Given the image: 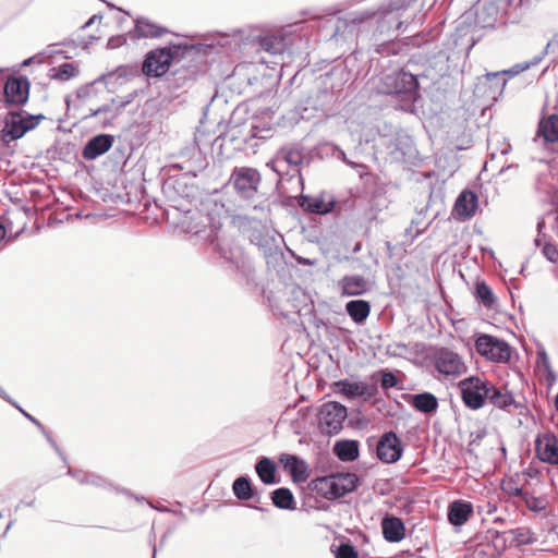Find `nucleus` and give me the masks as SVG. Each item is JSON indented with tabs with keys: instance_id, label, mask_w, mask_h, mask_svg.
Instances as JSON below:
<instances>
[{
	"instance_id": "f257e3e1",
	"label": "nucleus",
	"mask_w": 558,
	"mask_h": 558,
	"mask_svg": "<svg viewBox=\"0 0 558 558\" xmlns=\"http://www.w3.org/2000/svg\"><path fill=\"white\" fill-rule=\"evenodd\" d=\"M417 0H388L377 10H367L347 20L336 15H328L318 20V26L325 37L337 39L347 38L345 32L351 35L372 28V38L375 41L383 37H390L402 25L411 23L414 17L413 5Z\"/></svg>"
},
{
	"instance_id": "f03ea898",
	"label": "nucleus",
	"mask_w": 558,
	"mask_h": 558,
	"mask_svg": "<svg viewBox=\"0 0 558 558\" xmlns=\"http://www.w3.org/2000/svg\"><path fill=\"white\" fill-rule=\"evenodd\" d=\"M236 36L217 33L206 38L204 43L187 44L177 41V88L180 81L193 80L203 72L207 64V56L217 48L236 45Z\"/></svg>"
},
{
	"instance_id": "7ed1b4c3",
	"label": "nucleus",
	"mask_w": 558,
	"mask_h": 558,
	"mask_svg": "<svg viewBox=\"0 0 558 558\" xmlns=\"http://www.w3.org/2000/svg\"><path fill=\"white\" fill-rule=\"evenodd\" d=\"M420 43L421 48L424 47L428 56L423 58L421 53L413 54L408 62L409 65L422 62L424 70L417 72V75L430 78L432 81L446 76L450 69L449 52L453 49L456 43L447 35L442 36L440 34L432 39L425 35H420Z\"/></svg>"
},
{
	"instance_id": "20e7f679",
	"label": "nucleus",
	"mask_w": 558,
	"mask_h": 558,
	"mask_svg": "<svg viewBox=\"0 0 558 558\" xmlns=\"http://www.w3.org/2000/svg\"><path fill=\"white\" fill-rule=\"evenodd\" d=\"M417 77V73L404 70L384 73L378 80L376 89L380 94L395 96L400 102L401 110L413 112L414 104L420 98Z\"/></svg>"
},
{
	"instance_id": "39448f33",
	"label": "nucleus",
	"mask_w": 558,
	"mask_h": 558,
	"mask_svg": "<svg viewBox=\"0 0 558 558\" xmlns=\"http://www.w3.org/2000/svg\"><path fill=\"white\" fill-rule=\"evenodd\" d=\"M199 187L196 183H185V191L177 190V229L184 233L197 234L205 226L204 216L197 208Z\"/></svg>"
},
{
	"instance_id": "423d86ee",
	"label": "nucleus",
	"mask_w": 558,
	"mask_h": 558,
	"mask_svg": "<svg viewBox=\"0 0 558 558\" xmlns=\"http://www.w3.org/2000/svg\"><path fill=\"white\" fill-rule=\"evenodd\" d=\"M356 483L357 476L354 473H338L313 480L310 488L322 497L333 500L353 492Z\"/></svg>"
},
{
	"instance_id": "0eeeda50",
	"label": "nucleus",
	"mask_w": 558,
	"mask_h": 558,
	"mask_svg": "<svg viewBox=\"0 0 558 558\" xmlns=\"http://www.w3.org/2000/svg\"><path fill=\"white\" fill-rule=\"evenodd\" d=\"M177 158V170L181 171L180 174H177V185H185V183H189L185 181L186 179H195L208 166L207 157L201 150L195 137L185 147L181 148Z\"/></svg>"
},
{
	"instance_id": "6e6552de",
	"label": "nucleus",
	"mask_w": 558,
	"mask_h": 558,
	"mask_svg": "<svg viewBox=\"0 0 558 558\" xmlns=\"http://www.w3.org/2000/svg\"><path fill=\"white\" fill-rule=\"evenodd\" d=\"M304 160L303 148L298 144L286 145L281 147L275 158L267 163L280 178L289 175L290 179L298 177L302 183L300 166Z\"/></svg>"
},
{
	"instance_id": "1a4fd4ad",
	"label": "nucleus",
	"mask_w": 558,
	"mask_h": 558,
	"mask_svg": "<svg viewBox=\"0 0 558 558\" xmlns=\"http://www.w3.org/2000/svg\"><path fill=\"white\" fill-rule=\"evenodd\" d=\"M262 182L260 173L252 167H235L228 180L227 186L242 201L255 199Z\"/></svg>"
},
{
	"instance_id": "9d476101",
	"label": "nucleus",
	"mask_w": 558,
	"mask_h": 558,
	"mask_svg": "<svg viewBox=\"0 0 558 558\" xmlns=\"http://www.w3.org/2000/svg\"><path fill=\"white\" fill-rule=\"evenodd\" d=\"M45 116L31 114L24 110L11 111L4 119V126L0 131L4 141H16L23 137L28 131L34 130Z\"/></svg>"
},
{
	"instance_id": "9b49d317",
	"label": "nucleus",
	"mask_w": 558,
	"mask_h": 558,
	"mask_svg": "<svg viewBox=\"0 0 558 558\" xmlns=\"http://www.w3.org/2000/svg\"><path fill=\"white\" fill-rule=\"evenodd\" d=\"M461 398L466 408L478 410L485 404L487 392L489 391L488 380H483L476 376H470L459 383Z\"/></svg>"
},
{
	"instance_id": "f8f14e48",
	"label": "nucleus",
	"mask_w": 558,
	"mask_h": 558,
	"mask_svg": "<svg viewBox=\"0 0 558 558\" xmlns=\"http://www.w3.org/2000/svg\"><path fill=\"white\" fill-rule=\"evenodd\" d=\"M173 60L174 52L170 46L150 50L143 60L142 72L148 77H161L168 72Z\"/></svg>"
},
{
	"instance_id": "ddd939ff",
	"label": "nucleus",
	"mask_w": 558,
	"mask_h": 558,
	"mask_svg": "<svg viewBox=\"0 0 558 558\" xmlns=\"http://www.w3.org/2000/svg\"><path fill=\"white\" fill-rule=\"evenodd\" d=\"M347 415V408L338 402L323 404L318 415L320 430L327 435L338 434L343 427Z\"/></svg>"
},
{
	"instance_id": "4468645a",
	"label": "nucleus",
	"mask_w": 558,
	"mask_h": 558,
	"mask_svg": "<svg viewBox=\"0 0 558 558\" xmlns=\"http://www.w3.org/2000/svg\"><path fill=\"white\" fill-rule=\"evenodd\" d=\"M475 348L478 354L497 363L508 362L511 355L506 341L489 335H481L475 341Z\"/></svg>"
},
{
	"instance_id": "2eb2a0df",
	"label": "nucleus",
	"mask_w": 558,
	"mask_h": 558,
	"mask_svg": "<svg viewBox=\"0 0 558 558\" xmlns=\"http://www.w3.org/2000/svg\"><path fill=\"white\" fill-rule=\"evenodd\" d=\"M433 363L436 371L445 376L458 377L466 372L462 357L447 348H440L434 353Z\"/></svg>"
},
{
	"instance_id": "dca6fc26",
	"label": "nucleus",
	"mask_w": 558,
	"mask_h": 558,
	"mask_svg": "<svg viewBox=\"0 0 558 558\" xmlns=\"http://www.w3.org/2000/svg\"><path fill=\"white\" fill-rule=\"evenodd\" d=\"M504 72L487 73L477 77L474 95L486 100H496L504 92L506 80Z\"/></svg>"
},
{
	"instance_id": "f3484780",
	"label": "nucleus",
	"mask_w": 558,
	"mask_h": 558,
	"mask_svg": "<svg viewBox=\"0 0 558 558\" xmlns=\"http://www.w3.org/2000/svg\"><path fill=\"white\" fill-rule=\"evenodd\" d=\"M403 452L400 438L393 432L385 433L378 440L376 454L384 463L397 462Z\"/></svg>"
},
{
	"instance_id": "a211bd4d",
	"label": "nucleus",
	"mask_w": 558,
	"mask_h": 558,
	"mask_svg": "<svg viewBox=\"0 0 558 558\" xmlns=\"http://www.w3.org/2000/svg\"><path fill=\"white\" fill-rule=\"evenodd\" d=\"M29 81L26 77H10L3 88L7 105L23 106L29 97Z\"/></svg>"
},
{
	"instance_id": "6ab92c4d",
	"label": "nucleus",
	"mask_w": 558,
	"mask_h": 558,
	"mask_svg": "<svg viewBox=\"0 0 558 558\" xmlns=\"http://www.w3.org/2000/svg\"><path fill=\"white\" fill-rule=\"evenodd\" d=\"M333 386L336 392L344 396L348 399H356L361 397L369 399L377 393V386L375 384H367L364 381L341 379L336 381Z\"/></svg>"
},
{
	"instance_id": "aec40b11",
	"label": "nucleus",
	"mask_w": 558,
	"mask_h": 558,
	"mask_svg": "<svg viewBox=\"0 0 558 558\" xmlns=\"http://www.w3.org/2000/svg\"><path fill=\"white\" fill-rule=\"evenodd\" d=\"M535 452L542 462L558 465V441L556 436L550 433L537 435Z\"/></svg>"
},
{
	"instance_id": "412c9836",
	"label": "nucleus",
	"mask_w": 558,
	"mask_h": 558,
	"mask_svg": "<svg viewBox=\"0 0 558 558\" xmlns=\"http://www.w3.org/2000/svg\"><path fill=\"white\" fill-rule=\"evenodd\" d=\"M383 37V41L374 44V51L381 57L403 54L408 51L409 47L421 48L420 35L408 37L405 41L402 40H386Z\"/></svg>"
},
{
	"instance_id": "4be33fe9",
	"label": "nucleus",
	"mask_w": 558,
	"mask_h": 558,
	"mask_svg": "<svg viewBox=\"0 0 558 558\" xmlns=\"http://www.w3.org/2000/svg\"><path fill=\"white\" fill-rule=\"evenodd\" d=\"M214 251L219 255L226 263L239 267L242 251L241 247L235 244L232 238L219 235L213 241Z\"/></svg>"
},
{
	"instance_id": "5701e85b",
	"label": "nucleus",
	"mask_w": 558,
	"mask_h": 558,
	"mask_svg": "<svg viewBox=\"0 0 558 558\" xmlns=\"http://www.w3.org/2000/svg\"><path fill=\"white\" fill-rule=\"evenodd\" d=\"M140 71L136 65H120L116 70L101 74L97 81L105 83L109 92H114L118 85H123L131 78L138 76Z\"/></svg>"
},
{
	"instance_id": "b1692460",
	"label": "nucleus",
	"mask_w": 558,
	"mask_h": 558,
	"mask_svg": "<svg viewBox=\"0 0 558 558\" xmlns=\"http://www.w3.org/2000/svg\"><path fill=\"white\" fill-rule=\"evenodd\" d=\"M474 10L476 26L482 28L495 27L499 16V8L494 1L478 0Z\"/></svg>"
},
{
	"instance_id": "393cba45",
	"label": "nucleus",
	"mask_w": 558,
	"mask_h": 558,
	"mask_svg": "<svg viewBox=\"0 0 558 558\" xmlns=\"http://www.w3.org/2000/svg\"><path fill=\"white\" fill-rule=\"evenodd\" d=\"M114 137L110 134H98L89 138L82 149L86 160H95L106 154L113 145Z\"/></svg>"
},
{
	"instance_id": "a878e982",
	"label": "nucleus",
	"mask_w": 558,
	"mask_h": 558,
	"mask_svg": "<svg viewBox=\"0 0 558 558\" xmlns=\"http://www.w3.org/2000/svg\"><path fill=\"white\" fill-rule=\"evenodd\" d=\"M170 33L166 27L153 23L147 17L140 16L134 21V28L129 32L132 40L141 38H159Z\"/></svg>"
},
{
	"instance_id": "bb28decb",
	"label": "nucleus",
	"mask_w": 558,
	"mask_h": 558,
	"mask_svg": "<svg viewBox=\"0 0 558 558\" xmlns=\"http://www.w3.org/2000/svg\"><path fill=\"white\" fill-rule=\"evenodd\" d=\"M477 205V195L472 191L465 190L457 197L453 211L461 220H465L474 216Z\"/></svg>"
},
{
	"instance_id": "cd10ccee",
	"label": "nucleus",
	"mask_w": 558,
	"mask_h": 558,
	"mask_svg": "<svg viewBox=\"0 0 558 558\" xmlns=\"http://www.w3.org/2000/svg\"><path fill=\"white\" fill-rule=\"evenodd\" d=\"M341 294L347 296L362 295L369 290V282L361 275H348L339 281Z\"/></svg>"
},
{
	"instance_id": "c85d7f7f",
	"label": "nucleus",
	"mask_w": 558,
	"mask_h": 558,
	"mask_svg": "<svg viewBox=\"0 0 558 558\" xmlns=\"http://www.w3.org/2000/svg\"><path fill=\"white\" fill-rule=\"evenodd\" d=\"M536 137L543 138L545 144L558 142V114L553 113L539 120Z\"/></svg>"
},
{
	"instance_id": "c756f323",
	"label": "nucleus",
	"mask_w": 558,
	"mask_h": 558,
	"mask_svg": "<svg viewBox=\"0 0 558 558\" xmlns=\"http://www.w3.org/2000/svg\"><path fill=\"white\" fill-rule=\"evenodd\" d=\"M300 207L304 209L305 211L313 213V214H320L325 215L332 210L335 206L333 201L326 202L324 199V195H302L300 199Z\"/></svg>"
},
{
	"instance_id": "7c9ffc66",
	"label": "nucleus",
	"mask_w": 558,
	"mask_h": 558,
	"mask_svg": "<svg viewBox=\"0 0 558 558\" xmlns=\"http://www.w3.org/2000/svg\"><path fill=\"white\" fill-rule=\"evenodd\" d=\"M384 538L390 543H398L404 538L405 527L398 517H386L381 521Z\"/></svg>"
},
{
	"instance_id": "2f4dec72",
	"label": "nucleus",
	"mask_w": 558,
	"mask_h": 558,
	"mask_svg": "<svg viewBox=\"0 0 558 558\" xmlns=\"http://www.w3.org/2000/svg\"><path fill=\"white\" fill-rule=\"evenodd\" d=\"M473 512L470 502L456 500L449 506L448 520L452 525H462L465 523Z\"/></svg>"
},
{
	"instance_id": "473e14b6",
	"label": "nucleus",
	"mask_w": 558,
	"mask_h": 558,
	"mask_svg": "<svg viewBox=\"0 0 558 558\" xmlns=\"http://www.w3.org/2000/svg\"><path fill=\"white\" fill-rule=\"evenodd\" d=\"M284 469L290 472L294 482H304L307 478L306 465L303 460L293 454H283L280 458Z\"/></svg>"
},
{
	"instance_id": "72a5a7b5",
	"label": "nucleus",
	"mask_w": 558,
	"mask_h": 558,
	"mask_svg": "<svg viewBox=\"0 0 558 558\" xmlns=\"http://www.w3.org/2000/svg\"><path fill=\"white\" fill-rule=\"evenodd\" d=\"M257 45L259 49L275 56L283 53L287 47L284 37L277 34L258 36Z\"/></svg>"
},
{
	"instance_id": "f704fd0d",
	"label": "nucleus",
	"mask_w": 558,
	"mask_h": 558,
	"mask_svg": "<svg viewBox=\"0 0 558 558\" xmlns=\"http://www.w3.org/2000/svg\"><path fill=\"white\" fill-rule=\"evenodd\" d=\"M345 311L354 323L362 324L371 314V303L366 300H352L345 304Z\"/></svg>"
},
{
	"instance_id": "c9c22d12",
	"label": "nucleus",
	"mask_w": 558,
	"mask_h": 558,
	"mask_svg": "<svg viewBox=\"0 0 558 558\" xmlns=\"http://www.w3.org/2000/svg\"><path fill=\"white\" fill-rule=\"evenodd\" d=\"M203 205L207 209V215L211 221H215L217 218L228 217L232 210L229 204L221 202L217 193L208 197Z\"/></svg>"
},
{
	"instance_id": "e433bc0d",
	"label": "nucleus",
	"mask_w": 558,
	"mask_h": 558,
	"mask_svg": "<svg viewBox=\"0 0 558 558\" xmlns=\"http://www.w3.org/2000/svg\"><path fill=\"white\" fill-rule=\"evenodd\" d=\"M411 398L412 407L422 413L432 414L435 413L438 409V400L435 395L430 392L417 393L411 396Z\"/></svg>"
},
{
	"instance_id": "4c0bfd02",
	"label": "nucleus",
	"mask_w": 558,
	"mask_h": 558,
	"mask_svg": "<svg viewBox=\"0 0 558 558\" xmlns=\"http://www.w3.org/2000/svg\"><path fill=\"white\" fill-rule=\"evenodd\" d=\"M487 388L489 391L487 392L486 400H488L493 405L499 409H506L514 402V398L511 392L497 388L490 381H488Z\"/></svg>"
},
{
	"instance_id": "58836bf2",
	"label": "nucleus",
	"mask_w": 558,
	"mask_h": 558,
	"mask_svg": "<svg viewBox=\"0 0 558 558\" xmlns=\"http://www.w3.org/2000/svg\"><path fill=\"white\" fill-rule=\"evenodd\" d=\"M255 471L264 484L271 485L277 483L276 464L269 458H260L255 465Z\"/></svg>"
},
{
	"instance_id": "ea45409f",
	"label": "nucleus",
	"mask_w": 558,
	"mask_h": 558,
	"mask_svg": "<svg viewBox=\"0 0 558 558\" xmlns=\"http://www.w3.org/2000/svg\"><path fill=\"white\" fill-rule=\"evenodd\" d=\"M335 453L341 461H354L359 457V442L356 440L337 441Z\"/></svg>"
},
{
	"instance_id": "a19ab883",
	"label": "nucleus",
	"mask_w": 558,
	"mask_h": 558,
	"mask_svg": "<svg viewBox=\"0 0 558 558\" xmlns=\"http://www.w3.org/2000/svg\"><path fill=\"white\" fill-rule=\"evenodd\" d=\"M271 501L275 507L284 510H293L295 508L294 496L289 488L280 487L271 493Z\"/></svg>"
},
{
	"instance_id": "79ce46f5",
	"label": "nucleus",
	"mask_w": 558,
	"mask_h": 558,
	"mask_svg": "<svg viewBox=\"0 0 558 558\" xmlns=\"http://www.w3.org/2000/svg\"><path fill=\"white\" fill-rule=\"evenodd\" d=\"M232 490L239 500H250L254 497V490L247 476H239L235 478Z\"/></svg>"
},
{
	"instance_id": "37998d69",
	"label": "nucleus",
	"mask_w": 558,
	"mask_h": 558,
	"mask_svg": "<svg viewBox=\"0 0 558 558\" xmlns=\"http://www.w3.org/2000/svg\"><path fill=\"white\" fill-rule=\"evenodd\" d=\"M475 296L486 308H494L497 303L492 289L484 281L476 283Z\"/></svg>"
},
{
	"instance_id": "c03bdc74",
	"label": "nucleus",
	"mask_w": 558,
	"mask_h": 558,
	"mask_svg": "<svg viewBox=\"0 0 558 558\" xmlns=\"http://www.w3.org/2000/svg\"><path fill=\"white\" fill-rule=\"evenodd\" d=\"M544 167V170L539 171L535 179V189L539 193L549 194L551 190V183H550V170L549 166L547 163H542Z\"/></svg>"
},
{
	"instance_id": "a18cd8bd",
	"label": "nucleus",
	"mask_w": 558,
	"mask_h": 558,
	"mask_svg": "<svg viewBox=\"0 0 558 558\" xmlns=\"http://www.w3.org/2000/svg\"><path fill=\"white\" fill-rule=\"evenodd\" d=\"M517 545H530L537 541L535 533L525 526L517 527L511 531Z\"/></svg>"
},
{
	"instance_id": "49530a36",
	"label": "nucleus",
	"mask_w": 558,
	"mask_h": 558,
	"mask_svg": "<svg viewBox=\"0 0 558 558\" xmlns=\"http://www.w3.org/2000/svg\"><path fill=\"white\" fill-rule=\"evenodd\" d=\"M526 508L534 512H539L546 509L547 507V500L544 497H537L532 495L531 493L526 492L522 498V500Z\"/></svg>"
},
{
	"instance_id": "de8ad7c7",
	"label": "nucleus",
	"mask_w": 558,
	"mask_h": 558,
	"mask_svg": "<svg viewBox=\"0 0 558 558\" xmlns=\"http://www.w3.org/2000/svg\"><path fill=\"white\" fill-rule=\"evenodd\" d=\"M53 70L56 71V73L52 74L51 77L60 81H69L72 77H74L77 72V69L74 65V63L69 62L62 63Z\"/></svg>"
},
{
	"instance_id": "09e8293b",
	"label": "nucleus",
	"mask_w": 558,
	"mask_h": 558,
	"mask_svg": "<svg viewBox=\"0 0 558 558\" xmlns=\"http://www.w3.org/2000/svg\"><path fill=\"white\" fill-rule=\"evenodd\" d=\"M135 96H136V92L131 93L126 97H124L121 100H119L117 102L114 113L111 114V117L109 119H106L102 122V128H108L109 125H111L112 121L119 116L121 110H123L128 105H130L134 100Z\"/></svg>"
},
{
	"instance_id": "8fccbe9b",
	"label": "nucleus",
	"mask_w": 558,
	"mask_h": 558,
	"mask_svg": "<svg viewBox=\"0 0 558 558\" xmlns=\"http://www.w3.org/2000/svg\"><path fill=\"white\" fill-rule=\"evenodd\" d=\"M501 489L505 494H507L509 497H518L520 500H522L524 494L526 493L521 487H519L513 480L506 481L501 484Z\"/></svg>"
},
{
	"instance_id": "3c124183",
	"label": "nucleus",
	"mask_w": 558,
	"mask_h": 558,
	"mask_svg": "<svg viewBox=\"0 0 558 558\" xmlns=\"http://www.w3.org/2000/svg\"><path fill=\"white\" fill-rule=\"evenodd\" d=\"M399 384L398 377L391 372H381L380 386L383 389H390Z\"/></svg>"
},
{
	"instance_id": "603ef678",
	"label": "nucleus",
	"mask_w": 558,
	"mask_h": 558,
	"mask_svg": "<svg viewBox=\"0 0 558 558\" xmlns=\"http://www.w3.org/2000/svg\"><path fill=\"white\" fill-rule=\"evenodd\" d=\"M542 252L547 260L554 264H558V246L556 244L546 243L543 246Z\"/></svg>"
},
{
	"instance_id": "864d4df0",
	"label": "nucleus",
	"mask_w": 558,
	"mask_h": 558,
	"mask_svg": "<svg viewBox=\"0 0 558 558\" xmlns=\"http://www.w3.org/2000/svg\"><path fill=\"white\" fill-rule=\"evenodd\" d=\"M336 558H359V554L351 544H341Z\"/></svg>"
},
{
	"instance_id": "5fc2aeb1",
	"label": "nucleus",
	"mask_w": 558,
	"mask_h": 558,
	"mask_svg": "<svg viewBox=\"0 0 558 558\" xmlns=\"http://www.w3.org/2000/svg\"><path fill=\"white\" fill-rule=\"evenodd\" d=\"M536 360H537V365L539 367H542L543 371L549 369V367H551V364H550V361H549V356H548L546 350L543 347H541L537 350Z\"/></svg>"
},
{
	"instance_id": "6e6d98bb",
	"label": "nucleus",
	"mask_w": 558,
	"mask_h": 558,
	"mask_svg": "<svg viewBox=\"0 0 558 558\" xmlns=\"http://www.w3.org/2000/svg\"><path fill=\"white\" fill-rule=\"evenodd\" d=\"M86 485H92V486L100 487V488H107L108 486H110V483L105 477L97 475L95 473H90L89 477H88V482H86Z\"/></svg>"
},
{
	"instance_id": "4d7b16f0",
	"label": "nucleus",
	"mask_w": 558,
	"mask_h": 558,
	"mask_svg": "<svg viewBox=\"0 0 558 558\" xmlns=\"http://www.w3.org/2000/svg\"><path fill=\"white\" fill-rule=\"evenodd\" d=\"M68 474L73 476L81 485H86V482H88L90 473L81 470H72L71 468H69Z\"/></svg>"
},
{
	"instance_id": "13d9d810",
	"label": "nucleus",
	"mask_w": 558,
	"mask_h": 558,
	"mask_svg": "<svg viewBox=\"0 0 558 558\" xmlns=\"http://www.w3.org/2000/svg\"><path fill=\"white\" fill-rule=\"evenodd\" d=\"M100 81H97V78L92 82L90 84H87V85H84L82 87H80L77 90H76V96L77 98H81V99H87L90 97L92 93H93V87L96 83H99Z\"/></svg>"
},
{
	"instance_id": "bf43d9fd",
	"label": "nucleus",
	"mask_w": 558,
	"mask_h": 558,
	"mask_svg": "<svg viewBox=\"0 0 558 558\" xmlns=\"http://www.w3.org/2000/svg\"><path fill=\"white\" fill-rule=\"evenodd\" d=\"M28 421H31L40 432H45V426L34 416H32L29 413H27L25 410H23L20 404L17 403V407H15Z\"/></svg>"
},
{
	"instance_id": "052dcab7",
	"label": "nucleus",
	"mask_w": 558,
	"mask_h": 558,
	"mask_svg": "<svg viewBox=\"0 0 558 558\" xmlns=\"http://www.w3.org/2000/svg\"><path fill=\"white\" fill-rule=\"evenodd\" d=\"M118 102V99L117 98H112L111 99V102L110 104H105L100 107H98L97 109H95V112L96 113H108V112H111L112 114L114 113V110L116 108L113 109V106Z\"/></svg>"
},
{
	"instance_id": "680f3d73",
	"label": "nucleus",
	"mask_w": 558,
	"mask_h": 558,
	"mask_svg": "<svg viewBox=\"0 0 558 558\" xmlns=\"http://www.w3.org/2000/svg\"><path fill=\"white\" fill-rule=\"evenodd\" d=\"M546 49L551 50L558 54V33L548 41Z\"/></svg>"
},
{
	"instance_id": "e2e57ef3",
	"label": "nucleus",
	"mask_w": 558,
	"mask_h": 558,
	"mask_svg": "<svg viewBox=\"0 0 558 558\" xmlns=\"http://www.w3.org/2000/svg\"><path fill=\"white\" fill-rule=\"evenodd\" d=\"M414 223H415L414 220H412L411 226L405 229V234L408 236H411L412 239L417 236L422 232V229H418V228L415 229V231H414Z\"/></svg>"
},
{
	"instance_id": "0e129e2a",
	"label": "nucleus",
	"mask_w": 558,
	"mask_h": 558,
	"mask_svg": "<svg viewBox=\"0 0 558 558\" xmlns=\"http://www.w3.org/2000/svg\"><path fill=\"white\" fill-rule=\"evenodd\" d=\"M545 373V377H546V380L551 385L556 381L557 379V376L555 374V372L553 371L551 367H549V369H545L544 371Z\"/></svg>"
},
{
	"instance_id": "69168bd1",
	"label": "nucleus",
	"mask_w": 558,
	"mask_h": 558,
	"mask_svg": "<svg viewBox=\"0 0 558 558\" xmlns=\"http://www.w3.org/2000/svg\"><path fill=\"white\" fill-rule=\"evenodd\" d=\"M0 397L5 400L7 402H9L10 404H12L13 407H17V402L15 400H13L7 392L5 390H3L1 387H0Z\"/></svg>"
},
{
	"instance_id": "338daca9",
	"label": "nucleus",
	"mask_w": 558,
	"mask_h": 558,
	"mask_svg": "<svg viewBox=\"0 0 558 558\" xmlns=\"http://www.w3.org/2000/svg\"><path fill=\"white\" fill-rule=\"evenodd\" d=\"M52 448L56 450V452L60 456V458L63 460V462H66V458L65 456L63 454L62 450L59 448V446L57 445V442L54 441L52 445Z\"/></svg>"
},
{
	"instance_id": "774afa93",
	"label": "nucleus",
	"mask_w": 558,
	"mask_h": 558,
	"mask_svg": "<svg viewBox=\"0 0 558 558\" xmlns=\"http://www.w3.org/2000/svg\"><path fill=\"white\" fill-rule=\"evenodd\" d=\"M99 16L98 15H93L83 26L82 28H86V27H89Z\"/></svg>"
}]
</instances>
